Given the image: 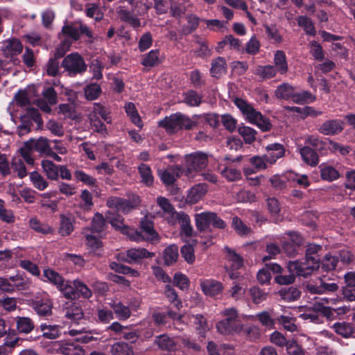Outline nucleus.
<instances>
[{
  "instance_id": "33",
  "label": "nucleus",
  "mask_w": 355,
  "mask_h": 355,
  "mask_svg": "<svg viewBox=\"0 0 355 355\" xmlns=\"http://www.w3.org/2000/svg\"><path fill=\"white\" fill-rule=\"evenodd\" d=\"M28 142L30 147L33 148V149L46 155L49 153L51 150L49 140L44 137H40L37 140H30Z\"/></svg>"
},
{
  "instance_id": "61",
  "label": "nucleus",
  "mask_w": 355,
  "mask_h": 355,
  "mask_svg": "<svg viewBox=\"0 0 355 355\" xmlns=\"http://www.w3.org/2000/svg\"><path fill=\"white\" fill-rule=\"evenodd\" d=\"M58 288L66 298L72 300L77 297L75 287L73 288L68 282L64 280Z\"/></svg>"
},
{
  "instance_id": "32",
  "label": "nucleus",
  "mask_w": 355,
  "mask_h": 355,
  "mask_svg": "<svg viewBox=\"0 0 355 355\" xmlns=\"http://www.w3.org/2000/svg\"><path fill=\"white\" fill-rule=\"evenodd\" d=\"M15 320L17 330L21 334H29L34 329V322L30 318L17 317Z\"/></svg>"
},
{
  "instance_id": "17",
  "label": "nucleus",
  "mask_w": 355,
  "mask_h": 355,
  "mask_svg": "<svg viewBox=\"0 0 355 355\" xmlns=\"http://www.w3.org/2000/svg\"><path fill=\"white\" fill-rule=\"evenodd\" d=\"M23 49V45L17 39L5 40L1 46V51L6 56H12L19 54Z\"/></svg>"
},
{
  "instance_id": "63",
  "label": "nucleus",
  "mask_w": 355,
  "mask_h": 355,
  "mask_svg": "<svg viewBox=\"0 0 355 355\" xmlns=\"http://www.w3.org/2000/svg\"><path fill=\"white\" fill-rule=\"evenodd\" d=\"M44 276L58 287L64 281L63 277L55 270L48 268L44 270Z\"/></svg>"
},
{
  "instance_id": "48",
  "label": "nucleus",
  "mask_w": 355,
  "mask_h": 355,
  "mask_svg": "<svg viewBox=\"0 0 355 355\" xmlns=\"http://www.w3.org/2000/svg\"><path fill=\"white\" fill-rule=\"evenodd\" d=\"M29 225L31 229L37 232L47 234L53 232V229L49 225L41 223L36 218H31Z\"/></svg>"
},
{
  "instance_id": "59",
  "label": "nucleus",
  "mask_w": 355,
  "mask_h": 355,
  "mask_svg": "<svg viewBox=\"0 0 355 355\" xmlns=\"http://www.w3.org/2000/svg\"><path fill=\"white\" fill-rule=\"evenodd\" d=\"M91 114L101 116L106 123H110L112 121L110 112L101 105L94 103Z\"/></svg>"
},
{
  "instance_id": "49",
  "label": "nucleus",
  "mask_w": 355,
  "mask_h": 355,
  "mask_svg": "<svg viewBox=\"0 0 355 355\" xmlns=\"http://www.w3.org/2000/svg\"><path fill=\"white\" fill-rule=\"evenodd\" d=\"M232 226L240 236H248L251 233V229L237 216L232 218Z\"/></svg>"
},
{
  "instance_id": "8",
  "label": "nucleus",
  "mask_w": 355,
  "mask_h": 355,
  "mask_svg": "<svg viewBox=\"0 0 355 355\" xmlns=\"http://www.w3.org/2000/svg\"><path fill=\"white\" fill-rule=\"evenodd\" d=\"M61 67L69 76L81 75L87 69V65L84 58L78 53H72L64 57Z\"/></svg>"
},
{
  "instance_id": "21",
  "label": "nucleus",
  "mask_w": 355,
  "mask_h": 355,
  "mask_svg": "<svg viewBox=\"0 0 355 355\" xmlns=\"http://www.w3.org/2000/svg\"><path fill=\"white\" fill-rule=\"evenodd\" d=\"M154 256L153 252L148 251L144 248H131L127 252L126 261L129 263L139 261V260Z\"/></svg>"
},
{
  "instance_id": "51",
  "label": "nucleus",
  "mask_w": 355,
  "mask_h": 355,
  "mask_svg": "<svg viewBox=\"0 0 355 355\" xmlns=\"http://www.w3.org/2000/svg\"><path fill=\"white\" fill-rule=\"evenodd\" d=\"M65 316L73 321H77L83 318V312L80 307L72 304L65 309Z\"/></svg>"
},
{
  "instance_id": "7",
  "label": "nucleus",
  "mask_w": 355,
  "mask_h": 355,
  "mask_svg": "<svg viewBox=\"0 0 355 355\" xmlns=\"http://www.w3.org/2000/svg\"><path fill=\"white\" fill-rule=\"evenodd\" d=\"M139 228L141 231L135 229L129 230L131 234L130 240L133 242H152L159 243L161 241V236L155 230L153 222L147 216L142 218L139 223ZM126 231L128 230L126 229Z\"/></svg>"
},
{
  "instance_id": "20",
  "label": "nucleus",
  "mask_w": 355,
  "mask_h": 355,
  "mask_svg": "<svg viewBox=\"0 0 355 355\" xmlns=\"http://www.w3.org/2000/svg\"><path fill=\"white\" fill-rule=\"evenodd\" d=\"M59 232L62 236H68L73 231L75 218L71 214L60 215Z\"/></svg>"
},
{
  "instance_id": "60",
  "label": "nucleus",
  "mask_w": 355,
  "mask_h": 355,
  "mask_svg": "<svg viewBox=\"0 0 355 355\" xmlns=\"http://www.w3.org/2000/svg\"><path fill=\"white\" fill-rule=\"evenodd\" d=\"M196 42L199 45V49L195 51L197 56L205 58L211 55V51L206 40L196 36Z\"/></svg>"
},
{
  "instance_id": "23",
  "label": "nucleus",
  "mask_w": 355,
  "mask_h": 355,
  "mask_svg": "<svg viewBox=\"0 0 355 355\" xmlns=\"http://www.w3.org/2000/svg\"><path fill=\"white\" fill-rule=\"evenodd\" d=\"M116 13L122 21L130 24L131 26L137 28L141 26L140 20L124 7H118Z\"/></svg>"
},
{
  "instance_id": "50",
  "label": "nucleus",
  "mask_w": 355,
  "mask_h": 355,
  "mask_svg": "<svg viewBox=\"0 0 355 355\" xmlns=\"http://www.w3.org/2000/svg\"><path fill=\"white\" fill-rule=\"evenodd\" d=\"M239 134L243 137L247 144H252L256 139L257 132L253 128L248 126H241L238 129Z\"/></svg>"
},
{
  "instance_id": "39",
  "label": "nucleus",
  "mask_w": 355,
  "mask_h": 355,
  "mask_svg": "<svg viewBox=\"0 0 355 355\" xmlns=\"http://www.w3.org/2000/svg\"><path fill=\"white\" fill-rule=\"evenodd\" d=\"M187 10L185 3L177 0H170V12L173 17L180 19Z\"/></svg>"
},
{
  "instance_id": "25",
  "label": "nucleus",
  "mask_w": 355,
  "mask_h": 355,
  "mask_svg": "<svg viewBox=\"0 0 355 355\" xmlns=\"http://www.w3.org/2000/svg\"><path fill=\"white\" fill-rule=\"evenodd\" d=\"M300 153L302 159L307 164L315 166L319 163L318 153L309 146H303L300 149Z\"/></svg>"
},
{
  "instance_id": "16",
  "label": "nucleus",
  "mask_w": 355,
  "mask_h": 355,
  "mask_svg": "<svg viewBox=\"0 0 355 355\" xmlns=\"http://www.w3.org/2000/svg\"><path fill=\"white\" fill-rule=\"evenodd\" d=\"M182 174L180 168L178 166H173L164 171H159V176L166 186H173L176 179Z\"/></svg>"
},
{
  "instance_id": "44",
  "label": "nucleus",
  "mask_w": 355,
  "mask_h": 355,
  "mask_svg": "<svg viewBox=\"0 0 355 355\" xmlns=\"http://www.w3.org/2000/svg\"><path fill=\"white\" fill-rule=\"evenodd\" d=\"M69 335L71 336H76V340L77 342L83 343H88L94 340V338L91 336L90 333H87L85 331L84 328L78 329H70L69 331Z\"/></svg>"
},
{
  "instance_id": "19",
  "label": "nucleus",
  "mask_w": 355,
  "mask_h": 355,
  "mask_svg": "<svg viewBox=\"0 0 355 355\" xmlns=\"http://www.w3.org/2000/svg\"><path fill=\"white\" fill-rule=\"evenodd\" d=\"M106 217L110 223L115 230L120 231L123 234L126 235L129 239L130 238L131 234H130L129 231H126V229L128 230H132L133 228H130V227L123 224V218L121 216L108 212Z\"/></svg>"
},
{
  "instance_id": "14",
  "label": "nucleus",
  "mask_w": 355,
  "mask_h": 355,
  "mask_svg": "<svg viewBox=\"0 0 355 355\" xmlns=\"http://www.w3.org/2000/svg\"><path fill=\"white\" fill-rule=\"evenodd\" d=\"M170 222L173 225L179 224L181 227V232L186 236L192 237L195 236L196 233L191 225L190 218L184 212H173L171 216Z\"/></svg>"
},
{
  "instance_id": "34",
  "label": "nucleus",
  "mask_w": 355,
  "mask_h": 355,
  "mask_svg": "<svg viewBox=\"0 0 355 355\" xmlns=\"http://www.w3.org/2000/svg\"><path fill=\"white\" fill-rule=\"evenodd\" d=\"M279 295L285 302H290L297 300L300 297L301 292L295 287L282 288L278 292Z\"/></svg>"
},
{
  "instance_id": "55",
  "label": "nucleus",
  "mask_w": 355,
  "mask_h": 355,
  "mask_svg": "<svg viewBox=\"0 0 355 355\" xmlns=\"http://www.w3.org/2000/svg\"><path fill=\"white\" fill-rule=\"evenodd\" d=\"M297 24L302 27L306 34L315 35L316 33L315 26L312 21L306 16H300L297 18Z\"/></svg>"
},
{
  "instance_id": "28",
  "label": "nucleus",
  "mask_w": 355,
  "mask_h": 355,
  "mask_svg": "<svg viewBox=\"0 0 355 355\" xmlns=\"http://www.w3.org/2000/svg\"><path fill=\"white\" fill-rule=\"evenodd\" d=\"M155 343L162 350L175 351L177 349V343L166 334H162L155 338Z\"/></svg>"
},
{
  "instance_id": "29",
  "label": "nucleus",
  "mask_w": 355,
  "mask_h": 355,
  "mask_svg": "<svg viewBox=\"0 0 355 355\" xmlns=\"http://www.w3.org/2000/svg\"><path fill=\"white\" fill-rule=\"evenodd\" d=\"M41 164L44 172L49 180H58L59 168L60 165H56L52 161L49 159L42 160Z\"/></svg>"
},
{
  "instance_id": "57",
  "label": "nucleus",
  "mask_w": 355,
  "mask_h": 355,
  "mask_svg": "<svg viewBox=\"0 0 355 355\" xmlns=\"http://www.w3.org/2000/svg\"><path fill=\"white\" fill-rule=\"evenodd\" d=\"M60 350L64 355H85V351L79 345L73 343H65Z\"/></svg>"
},
{
  "instance_id": "24",
  "label": "nucleus",
  "mask_w": 355,
  "mask_h": 355,
  "mask_svg": "<svg viewBox=\"0 0 355 355\" xmlns=\"http://www.w3.org/2000/svg\"><path fill=\"white\" fill-rule=\"evenodd\" d=\"M207 192V186L204 183H200L193 186L189 191L187 200L191 203L198 202Z\"/></svg>"
},
{
  "instance_id": "1",
  "label": "nucleus",
  "mask_w": 355,
  "mask_h": 355,
  "mask_svg": "<svg viewBox=\"0 0 355 355\" xmlns=\"http://www.w3.org/2000/svg\"><path fill=\"white\" fill-rule=\"evenodd\" d=\"M195 224L197 230L202 237L207 239V241L214 238L211 226L214 228L224 230L227 227L225 222L215 212L205 211L196 214L194 216Z\"/></svg>"
},
{
  "instance_id": "27",
  "label": "nucleus",
  "mask_w": 355,
  "mask_h": 355,
  "mask_svg": "<svg viewBox=\"0 0 355 355\" xmlns=\"http://www.w3.org/2000/svg\"><path fill=\"white\" fill-rule=\"evenodd\" d=\"M32 305L37 313L41 316H47L51 314L52 302L49 299L33 301Z\"/></svg>"
},
{
  "instance_id": "38",
  "label": "nucleus",
  "mask_w": 355,
  "mask_h": 355,
  "mask_svg": "<svg viewBox=\"0 0 355 355\" xmlns=\"http://www.w3.org/2000/svg\"><path fill=\"white\" fill-rule=\"evenodd\" d=\"M226 71V62L223 58L218 57L211 62L210 72L212 76L218 78Z\"/></svg>"
},
{
  "instance_id": "58",
  "label": "nucleus",
  "mask_w": 355,
  "mask_h": 355,
  "mask_svg": "<svg viewBox=\"0 0 355 355\" xmlns=\"http://www.w3.org/2000/svg\"><path fill=\"white\" fill-rule=\"evenodd\" d=\"M101 93V89L97 83H92L87 85L85 88V96L87 100L96 99Z\"/></svg>"
},
{
  "instance_id": "4",
  "label": "nucleus",
  "mask_w": 355,
  "mask_h": 355,
  "mask_svg": "<svg viewBox=\"0 0 355 355\" xmlns=\"http://www.w3.org/2000/svg\"><path fill=\"white\" fill-rule=\"evenodd\" d=\"M275 96L278 100H291L297 104H304L313 102L315 96L308 91L297 92L295 88L288 83L278 85L274 92Z\"/></svg>"
},
{
  "instance_id": "42",
  "label": "nucleus",
  "mask_w": 355,
  "mask_h": 355,
  "mask_svg": "<svg viewBox=\"0 0 355 355\" xmlns=\"http://www.w3.org/2000/svg\"><path fill=\"white\" fill-rule=\"evenodd\" d=\"M278 322L282 324L286 331L293 332L297 330L295 324V318L291 314L282 315L277 318Z\"/></svg>"
},
{
  "instance_id": "45",
  "label": "nucleus",
  "mask_w": 355,
  "mask_h": 355,
  "mask_svg": "<svg viewBox=\"0 0 355 355\" xmlns=\"http://www.w3.org/2000/svg\"><path fill=\"white\" fill-rule=\"evenodd\" d=\"M178 258V248L177 245H168L164 251V259L166 265L173 264Z\"/></svg>"
},
{
  "instance_id": "54",
  "label": "nucleus",
  "mask_w": 355,
  "mask_h": 355,
  "mask_svg": "<svg viewBox=\"0 0 355 355\" xmlns=\"http://www.w3.org/2000/svg\"><path fill=\"white\" fill-rule=\"evenodd\" d=\"M184 102L191 107L199 106L202 102V96L193 90L184 94Z\"/></svg>"
},
{
  "instance_id": "6",
  "label": "nucleus",
  "mask_w": 355,
  "mask_h": 355,
  "mask_svg": "<svg viewBox=\"0 0 355 355\" xmlns=\"http://www.w3.org/2000/svg\"><path fill=\"white\" fill-rule=\"evenodd\" d=\"M159 126L164 128L167 132L173 133L180 130H190L197 126L198 123L189 116L177 112L166 116L158 123Z\"/></svg>"
},
{
  "instance_id": "46",
  "label": "nucleus",
  "mask_w": 355,
  "mask_h": 355,
  "mask_svg": "<svg viewBox=\"0 0 355 355\" xmlns=\"http://www.w3.org/2000/svg\"><path fill=\"white\" fill-rule=\"evenodd\" d=\"M225 253L226 259L232 262V266L236 269L240 268L243 265V258L237 254L234 250L229 247H225Z\"/></svg>"
},
{
  "instance_id": "18",
  "label": "nucleus",
  "mask_w": 355,
  "mask_h": 355,
  "mask_svg": "<svg viewBox=\"0 0 355 355\" xmlns=\"http://www.w3.org/2000/svg\"><path fill=\"white\" fill-rule=\"evenodd\" d=\"M267 153L265 155V159L267 162L272 164L279 158L284 155L285 150L283 145L277 143L269 144L266 147Z\"/></svg>"
},
{
  "instance_id": "53",
  "label": "nucleus",
  "mask_w": 355,
  "mask_h": 355,
  "mask_svg": "<svg viewBox=\"0 0 355 355\" xmlns=\"http://www.w3.org/2000/svg\"><path fill=\"white\" fill-rule=\"evenodd\" d=\"M159 51L152 50L144 56L141 64L147 67H152L159 64Z\"/></svg>"
},
{
  "instance_id": "31",
  "label": "nucleus",
  "mask_w": 355,
  "mask_h": 355,
  "mask_svg": "<svg viewBox=\"0 0 355 355\" xmlns=\"http://www.w3.org/2000/svg\"><path fill=\"white\" fill-rule=\"evenodd\" d=\"M320 177L327 182H333L340 177L338 171L332 166L322 164L320 166Z\"/></svg>"
},
{
  "instance_id": "10",
  "label": "nucleus",
  "mask_w": 355,
  "mask_h": 355,
  "mask_svg": "<svg viewBox=\"0 0 355 355\" xmlns=\"http://www.w3.org/2000/svg\"><path fill=\"white\" fill-rule=\"evenodd\" d=\"M305 286L309 293L318 295L334 293L338 289V284L331 282V279L326 276L318 277L314 281H309Z\"/></svg>"
},
{
  "instance_id": "9",
  "label": "nucleus",
  "mask_w": 355,
  "mask_h": 355,
  "mask_svg": "<svg viewBox=\"0 0 355 355\" xmlns=\"http://www.w3.org/2000/svg\"><path fill=\"white\" fill-rule=\"evenodd\" d=\"M106 227L105 220L103 215L99 213L94 214L91 229H85L83 234L86 241L92 244H98L100 239L104 236V230Z\"/></svg>"
},
{
  "instance_id": "56",
  "label": "nucleus",
  "mask_w": 355,
  "mask_h": 355,
  "mask_svg": "<svg viewBox=\"0 0 355 355\" xmlns=\"http://www.w3.org/2000/svg\"><path fill=\"white\" fill-rule=\"evenodd\" d=\"M164 293L168 301L173 304L175 308H177L178 309L182 308V302L180 300L178 299L177 293L171 285H166L165 286Z\"/></svg>"
},
{
  "instance_id": "40",
  "label": "nucleus",
  "mask_w": 355,
  "mask_h": 355,
  "mask_svg": "<svg viewBox=\"0 0 355 355\" xmlns=\"http://www.w3.org/2000/svg\"><path fill=\"white\" fill-rule=\"evenodd\" d=\"M110 352L112 355H134L132 347L124 342H118L112 345Z\"/></svg>"
},
{
  "instance_id": "43",
  "label": "nucleus",
  "mask_w": 355,
  "mask_h": 355,
  "mask_svg": "<svg viewBox=\"0 0 355 355\" xmlns=\"http://www.w3.org/2000/svg\"><path fill=\"white\" fill-rule=\"evenodd\" d=\"M254 73L263 79H269L276 76L277 70L272 65L258 66Z\"/></svg>"
},
{
  "instance_id": "36",
  "label": "nucleus",
  "mask_w": 355,
  "mask_h": 355,
  "mask_svg": "<svg viewBox=\"0 0 355 355\" xmlns=\"http://www.w3.org/2000/svg\"><path fill=\"white\" fill-rule=\"evenodd\" d=\"M332 328L336 331V334L342 336L344 338H348L349 336H354V330L352 324L340 322H336L333 324Z\"/></svg>"
},
{
  "instance_id": "41",
  "label": "nucleus",
  "mask_w": 355,
  "mask_h": 355,
  "mask_svg": "<svg viewBox=\"0 0 355 355\" xmlns=\"http://www.w3.org/2000/svg\"><path fill=\"white\" fill-rule=\"evenodd\" d=\"M141 182L146 186H150L153 183L154 178L150 167L146 164H141L138 167Z\"/></svg>"
},
{
  "instance_id": "22",
  "label": "nucleus",
  "mask_w": 355,
  "mask_h": 355,
  "mask_svg": "<svg viewBox=\"0 0 355 355\" xmlns=\"http://www.w3.org/2000/svg\"><path fill=\"white\" fill-rule=\"evenodd\" d=\"M200 286L204 293L209 296L217 295L223 289V284L220 282L213 279L204 281Z\"/></svg>"
},
{
  "instance_id": "26",
  "label": "nucleus",
  "mask_w": 355,
  "mask_h": 355,
  "mask_svg": "<svg viewBox=\"0 0 355 355\" xmlns=\"http://www.w3.org/2000/svg\"><path fill=\"white\" fill-rule=\"evenodd\" d=\"M40 328L42 336L46 339H56L61 335L62 327L59 325L42 324Z\"/></svg>"
},
{
  "instance_id": "15",
  "label": "nucleus",
  "mask_w": 355,
  "mask_h": 355,
  "mask_svg": "<svg viewBox=\"0 0 355 355\" xmlns=\"http://www.w3.org/2000/svg\"><path fill=\"white\" fill-rule=\"evenodd\" d=\"M344 129V122L339 119L325 121L318 129L324 135L332 136L340 134Z\"/></svg>"
},
{
  "instance_id": "64",
  "label": "nucleus",
  "mask_w": 355,
  "mask_h": 355,
  "mask_svg": "<svg viewBox=\"0 0 355 355\" xmlns=\"http://www.w3.org/2000/svg\"><path fill=\"white\" fill-rule=\"evenodd\" d=\"M46 127L55 136L62 137L64 135V131L62 125L55 120H49L46 123Z\"/></svg>"
},
{
  "instance_id": "3",
  "label": "nucleus",
  "mask_w": 355,
  "mask_h": 355,
  "mask_svg": "<svg viewBox=\"0 0 355 355\" xmlns=\"http://www.w3.org/2000/svg\"><path fill=\"white\" fill-rule=\"evenodd\" d=\"M234 103L245 116L248 122L256 125L263 132L269 131L272 128L270 119L263 116L260 112L257 111L246 101L236 97L234 98Z\"/></svg>"
},
{
  "instance_id": "30",
  "label": "nucleus",
  "mask_w": 355,
  "mask_h": 355,
  "mask_svg": "<svg viewBox=\"0 0 355 355\" xmlns=\"http://www.w3.org/2000/svg\"><path fill=\"white\" fill-rule=\"evenodd\" d=\"M110 306L119 320H125L131 316V310L129 306L121 302L113 301Z\"/></svg>"
},
{
  "instance_id": "11",
  "label": "nucleus",
  "mask_w": 355,
  "mask_h": 355,
  "mask_svg": "<svg viewBox=\"0 0 355 355\" xmlns=\"http://www.w3.org/2000/svg\"><path fill=\"white\" fill-rule=\"evenodd\" d=\"M80 34H84L89 38H92L93 37L92 32L87 25L81 21L66 22L58 36L60 38H62V37H69L72 40L77 41L80 39Z\"/></svg>"
},
{
  "instance_id": "47",
  "label": "nucleus",
  "mask_w": 355,
  "mask_h": 355,
  "mask_svg": "<svg viewBox=\"0 0 355 355\" xmlns=\"http://www.w3.org/2000/svg\"><path fill=\"white\" fill-rule=\"evenodd\" d=\"M10 280L12 282L13 291L26 290L30 285L28 279L19 275L10 277Z\"/></svg>"
},
{
  "instance_id": "35",
  "label": "nucleus",
  "mask_w": 355,
  "mask_h": 355,
  "mask_svg": "<svg viewBox=\"0 0 355 355\" xmlns=\"http://www.w3.org/2000/svg\"><path fill=\"white\" fill-rule=\"evenodd\" d=\"M275 68L281 74H285L288 71V64L286 54L283 51H276L274 56Z\"/></svg>"
},
{
  "instance_id": "12",
  "label": "nucleus",
  "mask_w": 355,
  "mask_h": 355,
  "mask_svg": "<svg viewBox=\"0 0 355 355\" xmlns=\"http://www.w3.org/2000/svg\"><path fill=\"white\" fill-rule=\"evenodd\" d=\"M106 204L110 208H114L118 211L127 214L140 204V199L136 195H133L129 200L119 197H110L107 199Z\"/></svg>"
},
{
  "instance_id": "52",
  "label": "nucleus",
  "mask_w": 355,
  "mask_h": 355,
  "mask_svg": "<svg viewBox=\"0 0 355 355\" xmlns=\"http://www.w3.org/2000/svg\"><path fill=\"white\" fill-rule=\"evenodd\" d=\"M30 179L33 186L40 191L44 190L49 185L48 182L37 171L30 173Z\"/></svg>"
},
{
  "instance_id": "62",
  "label": "nucleus",
  "mask_w": 355,
  "mask_h": 355,
  "mask_svg": "<svg viewBox=\"0 0 355 355\" xmlns=\"http://www.w3.org/2000/svg\"><path fill=\"white\" fill-rule=\"evenodd\" d=\"M11 166L13 170L17 173V175L20 178H23L27 175L26 166L19 157H14L12 159Z\"/></svg>"
},
{
  "instance_id": "5",
  "label": "nucleus",
  "mask_w": 355,
  "mask_h": 355,
  "mask_svg": "<svg viewBox=\"0 0 355 355\" xmlns=\"http://www.w3.org/2000/svg\"><path fill=\"white\" fill-rule=\"evenodd\" d=\"M224 319L216 324L218 331L223 335L239 334L243 329V324L240 320L238 311L233 308H227L221 312Z\"/></svg>"
},
{
  "instance_id": "37",
  "label": "nucleus",
  "mask_w": 355,
  "mask_h": 355,
  "mask_svg": "<svg viewBox=\"0 0 355 355\" xmlns=\"http://www.w3.org/2000/svg\"><path fill=\"white\" fill-rule=\"evenodd\" d=\"M124 108L127 115L130 118L132 122L139 128H141L143 127V123L135 105L132 102H129L125 104Z\"/></svg>"
},
{
  "instance_id": "2",
  "label": "nucleus",
  "mask_w": 355,
  "mask_h": 355,
  "mask_svg": "<svg viewBox=\"0 0 355 355\" xmlns=\"http://www.w3.org/2000/svg\"><path fill=\"white\" fill-rule=\"evenodd\" d=\"M320 249V245H311L307 249L304 262L289 261L287 265L288 272L297 273V276L306 277L319 269V259L311 256Z\"/></svg>"
},
{
  "instance_id": "13",
  "label": "nucleus",
  "mask_w": 355,
  "mask_h": 355,
  "mask_svg": "<svg viewBox=\"0 0 355 355\" xmlns=\"http://www.w3.org/2000/svg\"><path fill=\"white\" fill-rule=\"evenodd\" d=\"M185 166L187 175L193 171H198L204 169L208 163V156L202 152H196L188 155L185 158Z\"/></svg>"
}]
</instances>
